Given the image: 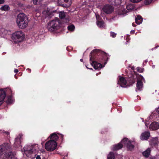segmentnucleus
Returning <instances> with one entry per match:
<instances>
[{
	"label": "nucleus",
	"mask_w": 159,
	"mask_h": 159,
	"mask_svg": "<svg viewBox=\"0 0 159 159\" xmlns=\"http://www.w3.org/2000/svg\"><path fill=\"white\" fill-rule=\"evenodd\" d=\"M12 151V148L8 143H4L0 146V159H12L14 157Z\"/></svg>",
	"instance_id": "obj_1"
},
{
	"label": "nucleus",
	"mask_w": 159,
	"mask_h": 159,
	"mask_svg": "<svg viewBox=\"0 0 159 159\" xmlns=\"http://www.w3.org/2000/svg\"><path fill=\"white\" fill-rule=\"evenodd\" d=\"M28 20L26 15L23 13L19 14L17 17L16 23L20 29H24L28 25Z\"/></svg>",
	"instance_id": "obj_2"
},
{
	"label": "nucleus",
	"mask_w": 159,
	"mask_h": 159,
	"mask_svg": "<svg viewBox=\"0 0 159 159\" xmlns=\"http://www.w3.org/2000/svg\"><path fill=\"white\" fill-rule=\"evenodd\" d=\"M24 38V33L21 31H18L13 34L12 39L15 43H18L23 41Z\"/></svg>",
	"instance_id": "obj_3"
},
{
	"label": "nucleus",
	"mask_w": 159,
	"mask_h": 159,
	"mask_svg": "<svg viewBox=\"0 0 159 159\" xmlns=\"http://www.w3.org/2000/svg\"><path fill=\"white\" fill-rule=\"evenodd\" d=\"M60 26V22L58 18L51 20L48 23V28L50 31H53L58 29Z\"/></svg>",
	"instance_id": "obj_4"
},
{
	"label": "nucleus",
	"mask_w": 159,
	"mask_h": 159,
	"mask_svg": "<svg viewBox=\"0 0 159 159\" xmlns=\"http://www.w3.org/2000/svg\"><path fill=\"white\" fill-rule=\"evenodd\" d=\"M98 51V50L95 49L91 52L90 55V63L93 68L96 70H99L102 68V65L100 63H97V62L93 61L92 54L93 53H96Z\"/></svg>",
	"instance_id": "obj_5"
},
{
	"label": "nucleus",
	"mask_w": 159,
	"mask_h": 159,
	"mask_svg": "<svg viewBox=\"0 0 159 159\" xmlns=\"http://www.w3.org/2000/svg\"><path fill=\"white\" fill-rule=\"evenodd\" d=\"M57 143L55 141L49 140L45 144V148L48 151L51 152L57 148Z\"/></svg>",
	"instance_id": "obj_6"
},
{
	"label": "nucleus",
	"mask_w": 159,
	"mask_h": 159,
	"mask_svg": "<svg viewBox=\"0 0 159 159\" xmlns=\"http://www.w3.org/2000/svg\"><path fill=\"white\" fill-rule=\"evenodd\" d=\"M135 80H118V83L122 87H126L132 85L135 82Z\"/></svg>",
	"instance_id": "obj_7"
},
{
	"label": "nucleus",
	"mask_w": 159,
	"mask_h": 159,
	"mask_svg": "<svg viewBox=\"0 0 159 159\" xmlns=\"http://www.w3.org/2000/svg\"><path fill=\"white\" fill-rule=\"evenodd\" d=\"M121 142L126 145L128 149L130 151H131L134 148V146L131 144V141L129 140L126 138H124L121 141Z\"/></svg>",
	"instance_id": "obj_8"
},
{
	"label": "nucleus",
	"mask_w": 159,
	"mask_h": 159,
	"mask_svg": "<svg viewBox=\"0 0 159 159\" xmlns=\"http://www.w3.org/2000/svg\"><path fill=\"white\" fill-rule=\"evenodd\" d=\"M103 11L107 14H110L114 11L113 7L109 5H106L102 9Z\"/></svg>",
	"instance_id": "obj_9"
},
{
	"label": "nucleus",
	"mask_w": 159,
	"mask_h": 159,
	"mask_svg": "<svg viewBox=\"0 0 159 159\" xmlns=\"http://www.w3.org/2000/svg\"><path fill=\"white\" fill-rule=\"evenodd\" d=\"M22 135L20 134L16 138L15 140L14 144V147L16 148H19L21 146V141L22 138Z\"/></svg>",
	"instance_id": "obj_10"
},
{
	"label": "nucleus",
	"mask_w": 159,
	"mask_h": 159,
	"mask_svg": "<svg viewBox=\"0 0 159 159\" xmlns=\"http://www.w3.org/2000/svg\"><path fill=\"white\" fill-rule=\"evenodd\" d=\"M159 129V123L156 121L152 122L149 126V129L151 130H156Z\"/></svg>",
	"instance_id": "obj_11"
},
{
	"label": "nucleus",
	"mask_w": 159,
	"mask_h": 159,
	"mask_svg": "<svg viewBox=\"0 0 159 159\" xmlns=\"http://www.w3.org/2000/svg\"><path fill=\"white\" fill-rule=\"evenodd\" d=\"M158 143V138L157 137L152 138L149 142L152 148L156 147L157 146Z\"/></svg>",
	"instance_id": "obj_12"
},
{
	"label": "nucleus",
	"mask_w": 159,
	"mask_h": 159,
	"mask_svg": "<svg viewBox=\"0 0 159 159\" xmlns=\"http://www.w3.org/2000/svg\"><path fill=\"white\" fill-rule=\"evenodd\" d=\"M137 81L136 87L135 89V91L136 92L139 91H141L143 87V83L142 80H137Z\"/></svg>",
	"instance_id": "obj_13"
},
{
	"label": "nucleus",
	"mask_w": 159,
	"mask_h": 159,
	"mask_svg": "<svg viewBox=\"0 0 159 159\" xmlns=\"http://www.w3.org/2000/svg\"><path fill=\"white\" fill-rule=\"evenodd\" d=\"M150 134L149 132L145 131L142 133L140 136V139L141 140H147L149 138Z\"/></svg>",
	"instance_id": "obj_14"
},
{
	"label": "nucleus",
	"mask_w": 159,
	"mask_h": 159,
	"mask_svg": "<svg viewBox=\"0 0 159 159\" xmlns=\"http://www.w3.org/2000/svg\"><path fill=\"white\" fill-rule=\"evenodd\" d=\"M127 11L123 8L118 9L116 11V14L122 16L125 15L127 13Z\"/></svg>",
	"instance_id": "obj_15"
},
{
	"label": "nucleus",
	"mask_w": 159,
	"mask_h": 159,
	"mask_svg": "<svg viewBox=\"0 0 159 159\" xmlns=\"http://www.w3.org/2000/svg\"><path fill=\"white\" fill-rule=\"evenodd\" d=\"M128 76L131 79H135L136 80H143L144 79L143 76L138 74H136L134 75L131 74L128 75Z\"/></svg>",
	"instance_id": "obj_16"
},
{
	"label": "nucleus",
	"mask_w": 159,
	"mask_h": 159,
	"mask_svg": "<svg viewBox=\"0 0 159 159\" xmlns=\"http://www.w3.org/2000/svg\"><path fill=\"white\" fill-rule=\"evenodd\" d=\"M121 142L118 144L114 145L113 146L112 150L113 151H116L121 149L123 147V145Z\"/></svg>",
	"instance_id": "obj_17"
},
{
	"label": "nucleus",
	"mask_w": 159,
	"mask_h": 159,
	"mask_svg": "<svg viewBox=\"0 0 159 159\" xmlns=\"http://www.w3.org/2000/svg\"><path fill=\"white\" fill-rule=\"evenodd\" d=\"M6 96L5 91L2 89H0V102H2Z\"/></svg>",
	"instance_id": "obj_18"
},
{
	"label": "nucleus",
	"mask_w": 159,
	"mask_h": 159,
	"mask_svg": "<svg viewBox=\"0 0 159 159\" xmlns=\"http://www.w3.org/2000/svg\"><path fill=\"white\" fill-rule=\"evenodd\" d=\"M49 138L51 139L50 140L55 141L56 142L58 139L59 137L55 133H53L50 135Z\"/></svg>",
	"instance_id": "obj_19"
},
{
	"label": "nucleus",
	"mask_w": 159,
	"mask_h": 159,
	"mask_svg": "<svg viewBox=\"0 0 159 159\" xmlns=\"http://www.w3.org/2000/svg\"><path fill=\"white\" fill-rule=\"evenodd\" d=\"M151 151V148H148L146 151L143 152L142 154L145 157L147 158L149 156Z\"/></svg>",
	"instance_id": "obj_20"
},
{
	"label": "nucleus",
	"mask_w": 159,
	"mask_h": 159,
	"mask_svg": "<svg viewBox=\"0 0 159 159\" xmlns=\"http://www.w3.org/2000/svg\"><path fill=\"white\" fill-rule=\"evenodd\" d=\"M59 3L65 2L66 3L67 6H70L72 3V0H58Z\"/></svg>",
	"instance_id": "obj_21"
},
{
	"label": "nucleus",
	"mask_w": 159,
	"mask_h": 159,
	"mask_svg": "<svg viewBox=\"0 0 159 159\" xmlns=\"http://www.w3.org/2000/svg\"><path fill=\"white\" fill-rule=\"evenodd\" d=\"M59 17L61 19H65L67 20V18L66 17L67 15L64 11H61L59 12Z\"/></svg>",
	"instance_id": "obj_22"
},
{
	"label": "nucleus",
	"mask_w": 159,
	"mask_h": 159,
	"mask_svg": "<svg viewBox=\"0 0 159 159\" xmlns=\"http://www.w3.org/2000/svg\"><path fill=\"white\" fill-rule=\"evenodd\" d=\"M108 2L111 4L114 5H117L121 3V0H108Z\"/></svg>",
	"instance_id": "obj_23"
},
{
	"label": "nucleus",
	"mask_w": 159,
	"mask_h": 159,
	"mask_svg": "<svg viewBox=\"0 0 159 159\" xmlns=\"http://www.w3.org/2000/svg\"><path fill=\"white\" fill-rule=\"evenodd\" d=\"M43 14L45 17H48L51 16L52 13L50 12L48 10H46L43 11Z\"/></svg>",
	"instance_id": "obj_24"
},
{
	"label": "nucleus",
	"mask_w": 159,
	"mask_h": 159,
	"mask_svg": "<svg viewBox=\"0 0 159 159\" xmlns=\"http://www.w3.org/2000/svg\"><path fill=\"white\" fill-rule=\"evenodd\" d=\"M152 116L156 118L159 117V107L152 112Z\"/></svg>",
	"instance_id": "obj_25"
},
{
	"label": "nucleus",
	"mask_w": 159,
	"mask_h": 159,
	"mask_svg": "<svg viewBox=\"0 0 159 159\" xmlns=\"http://www.w3.org/2000/svg\"><path fill=\"white\" fill-rule=\"evenodd\" d=\"M96 23L97 26L99 28H104L105 27L104 22L103 20L97 22Z\"/></svg>",
	"instance_id": "obj_26"
},
{
	"label": "nucleus",
	"mask_w": 159,
	"mask_h": 159,
	"mask_svg": "<svg viewBox=\"0 0 159 159\" xmlns=\"http://www.w3.org/2000/svg\"><path fill=\"white\" fill-rule=\"evenodd\" d=\"M135 22L138 25L140 24L142 22L143 20L140 16H138L135 18Z\"/></svg>",
	"instance_id": "obj_27"
},
{
	"label": "nucleus",
	"mask_w": 159,
	"mask_h": 159,
	"mask_svg": "<svg viewBox=\"0 0 159 159\" xmlns=\"http://www.w3.org/2000/svg\"><path fill=\"white\" fill-rule=\"evenodd\" d=\"M31 149H30L28 150L26 149L25 147L24 148V150L25 153H28L29 154H31L33 152H34V149H33V148L34 147L33 145L32 146H31Z\"/></svg>",
	"instance_id": "obj_28"
},
{
	"label": "nucleus",
	"mask_w": 159,
	"mask_h": 159,
	"mask_svg": "<svg viewBox=\"0 0 159 159\" xmlns=\"http://www.w3.org/2000/svg\"><path fill=\"white\" fill-rule=\"evenodd\" d=\"M10 9L9 6L7 5H4L0 7V10L2 11H8Z\"/></svg>",
	"instance_id": "obj_29"
},
{
	"label": "nucleus",
	"mask_w": 159,
	"mask_h": 159,
	"mask_svg": "<svg viewBox=\"0 0 159 159\" xmlns=\"http://www.w3.org/2000/svg\"><path fill=\"white\" fill-rule=\"evenodd\" d=\"M115 158L114 153L112 152H110L107 156V159H114Z\"/></svg>",
	"instance_id": "obj_30"
},
{
	"label": "nucleus",
	"mask_w": 159,
	"mask_h": 159,
	"mask_svg": "<svg viewBox=\"0 0 159 159\" xmlns=\"http://www.w3.org/2000/svg\"><path fill=\"white\" fill-rule=\"evenodd\" d=\"M126 9L128 10H131L134 9V6L132 4L128 5L126 6Z\"/></svg>",
	"instance_id": "obj_31"
},
{
	"label": "nucleus",
	"mask_w": 159,
	"mask_h": 159,
	"mask_svg": "<svg viewBox=\"0 0 159 159\" xmlns=\"http://www.w3.org/2000/svg\"><path fill=\"white\" fill-rule=\"evenodd\" d=\"M13 102V100L12 99L11 96H10L8 97L7 100L6 101V103L8 104L11 103Z\"/></svg>",
	"instance_id": "obj_32"
},
{
	"label": "nucleus",
	"mask_w": 159,
	"mask_h": 159,
	"mask_svg": "<svg viewBox=\"0 0 159 159\" xmlns=\"http://www.w3.org/2000/svg\"><path fill=\"white\" fill-rule=\"evenodd\" d=\"M97 20V22H98L102 20V18L100 17V16L98 14H95Z\"/></svg>",
	"instance_id": "obj_33"
},
{
	"label": "nucleus",
	"mask_w": 159,
	"mask_h": 159,
	"mask_svg": "<svg viewBox=\"0 0 159 159\" xmlns=\"http://www.w3.org/2000/svg\"><path fill=\"white\" fill-rule=\"evenodd\" d=\"M75 26L74 25H71L68 26V29L69 30L72 31L75 29Z\"/></svg>",
	"instance_id": "obj_34"
},
{
	"label": "nucleus",
	"mask_w": 159,
	"mask_h": 159,
	"mask_svg": "<svg viewBox=\"0 0 159 159\" xmlns=\"http://www.w3.org/2000/svg\"><path fill=\"white\" fill-rule=\"evenodd\" d=\"M152 0H145L144 3L146 5H149L152 2Z\"/></svg>",
	"instance_id": "obj_35"
},
{
	"label": "nucleus",
	"mask_w": 159,
	"mask_h": 159,
	"mask_svg": "<svg viewBox=\"0 0 159 159\" xmlns=\"http://www.w3.org/2000/svg\"><path fill=\"white\" fill-rule=\"evenodd\" d=\"M42 0H33V2L34 4L37 5Z\"/></svg>",
	"instance_id": "obj_36"
},
{
	"label": "nucleus",
	"mask_w": 159,
	"mask_h": 159,
	"mask_svg": "<svg viewBox=\"0 0 159 159\" xmlns=\"http://www.w3.org/2000/svg\"><path fill=\"white\" fill-rule=\"evenodd\" d=\"M137 71L140 73L142 72L143 71V69L140 67H138L137 68Z\"/></svg>",
	"instance_id": "obj_37"
},
{
	"label": "nucleus",
	"mask_w": 159,
	"mask_h": 159,
	"mask_svg": "<svg viewBox=\"0 0 159 159\" xmlns=\"http://www.w3.org/2000/svg\"><path fill=\"white\" fill-rule=\"evenodd\" d=\"M110 35L112 38H115L116 37V34L113 32H110Z\"/></svg>",
	"instance_id": "obj_38"
},
{
	"label": "nucleus",
	"mask_w": 159,
	"mask_h": 159,
	"mask_svg": "<svg viewBox=\"0 0 159 159\" xmlns=\"http://www.w3.org/2000/svg\"><path fill=\"white\" fill-rule=\"evenodd\" d=\"M115 17H114V18H112L111 19H109L108 20V21H109V22H112L113 20H114V18H115Z\"/></svg>",
	"instance_id": "obj_39"
},
{
	"label": "nucleus",
	"mask_w": 159,
	"mask_h": 159,
	"mask_svg": "<svg viewBox=\"0 0 159 159\" xmlns=\"http://www.w3.org/2000/svg\"><path fill=\"white\" fill-rule=\"evenodd\" d=\"M4 2V0H0V4H3Z\"/></svg>",
	"instance_id": "obj_40"
},
{
	"label": "nucleus",
	"mask_w": 159,
	"mask_h": 159,
	"mask_svg": "<svg viewBox=\"0 0 159 159\" xmlns=\"http://www.w3.org/2000/svg\"><path fill=\"white\" fill-rule=\"evenodd\" d=\"M119 80H124V78H123V77H121V76H119Z\"/></svg>",
	"instance_id": "obj_41"
},
{
	"label": "nucleus",
	"mask_w": 159,
	"mask_h": 159,
	"mask_svg": "<svg viewBox=\"0 0 159 159\" xmlns=\"http://www.w3.org/2000/svg\"><path fill=\"white\" fill-rule=\"evenodd\" d=\"M7 89L8 90H9V91H10V93H12V90H11V89L10 88H7Z\"/></svg>",
	"instance_id": "obj_42"
},
{
	"label": "nucleus",
	"mask_w": 159,
	"mask_h": 159,
	"mask_svg": "<svg viewBox=\"0 0 159 159\" xmlns=\"http://www.w3.org/2000/svg\"><path fill=\"white\" fill-rule=\"evenodd\" d=\"M36 159H41L39 156L38 155L36 157Z\"/></svg>",
	"instance_id": "obj_43"
},
{
	"label": "nucleus",
	"mask_w": 159,
	"mask_h": 159,
	"mask_svg": "<svg viewBox=\"0 0 159 159\" xmlns=\"http://www.w3.org/2000/svg\"><path fill=\"white\" fill-rule=\"evenodd\" d=\"M14 71L15 73H17L18 72V70L17 69H15Z\"/></svg>",
	"instance_id": "obj_44"
},
{
	"label": "nucleus",
	"mask_w": 159,
	"mask_h": 159,
	"mask_svg": "<svg viewBox=\"0 0 159 159\" xmlns=\"http://www.w3.org/2000/svg\"><path fill=\"white\" fill-rule=\"evenodd\" d=\"M60 136H61V138H62V139L63 138V135L62 134H60Z\"/></svg>",
	"instance_id": "obj_45"
},
{
	"label": "nucleus",
	"mask_w": 159,
	"mask_h": 159,
	"mask_svg": "<svg viewBox=\"0 0 159 159\" xmlns=\"http://www.w3.org/2000/svg\"><path fill=\"white\" fill-rule=\"evenodd\" d=\"M6 134L7 135L9 134V133L8 132H6Z\"/></svg>",
	"instance_id": "obj_46"
},
{
	"label": "nucleus",
	"mask_w": 159,
	"mask_h": 159,
	"mask_svg": "<svg viewBox=\"0 0 159 159\" xmlns=\"http://www.w3.org/2000/svg\"><path fill=\"white\" fill-rule=\"evenodd\" d=\"M132 25L134 27H135V25H134V23H132Z\"/></svg>",
	"instance_id": "obj_47"
},
{
	"label": "nucleus",
	"mask_w": 159,
	"mask_h": 159,
	"mask_svg": "<svg viewBox=\"0 0 159 159\" xmlns=\"http://www.w3.org/2000/svg\"><path fill=\"white\" fill-rule=\"evenodd\" d=\"M131 69L132 70H134V66L132 67L131 68Z\"/></svg>",
	"instance_id": "obj_48"
},
{
	"label": "nucleus",
	"mask_w": 159,
	"mask_h": 159,
	"mask_svg": "<svg viewBox=\"0 0 159 159\" xmlns=\"http://www.w3.org/2000/svg\"><path fill=\"white\" fill-rule=\"evenodd\" d=\"M80 61H81V62H83V59H80Z\"/></svg>",
	"instance_id": "obj_49"
},
{
	"label": "nucleus",
	"mask_w": 159,
	"mask_h": 159,
	"mask_svg": "<svg viewBox=\"0 0 159 159\" xmlns=\"http://www.w3.org/2000/svg\"><path fill=\"white\" fill-rule=\"evenodd\" d=\"M86 67H87V68L88 69H89V68H88V67H87V66H86Z\"/></svg>",
	"instance_id": "obj_50"
},
{
	"label": "nucleus",
	"mask_w": 159,
	"mask_h": 159,
	"mask_svg": "<svg viewBox=\"0 0 159 159\" xmlns=\"http://www.w3.org/2000/svg\"><path fill=\"white\" fill-rule=\"evenodd\" d=\"M90 69L93 70L92 68H89Z\"/></svg>",
	"instance_id": "obj_51"
},
{
	"label": "nucleus",
	"mask_w": 159,
	"mask_h": 159,
	"mask_svg": "<svg viewBox=\"0 0 159 159\" xmlns=\"http://www.w3.org/2000/svg\"><path fill=\"white\" fill-rule=\"evenodd\" d=\"M132 32L134 33V31H132Z\"/></svg>",
	"instance_id": "obj_52"
},
{
	"label": "nucleus",
	"mask_w": 159,
	"mask_h": 159,
	"mask_svg": "<svg viewBox=\"0 0 159 159\" xmlns=\"http://www.w3.org/2000/svg\"><path fill=\"white\" fill-rule=\"evenodd\" d=\"M132 32L134 33V31H132Z\"/></svg>",
	"instance_id": "obj_53"
},
{
	"label": "nucleus",
	"mask_w": 159,
	"mask_h": 159,
	"mask_svg": "<svg viewBox=\"0 0 159 159\" xmlns=\"http://www.w3.org/2000/svg\"><path fill=\"white\" fill-rule=\"evenodd\" d=\"M16 79H18V78H17V77H16Z\"/></svg>",
	"instance_id": "obj_54"
},
{
	"label": "nucleus",
	"mask_w": 159,
	"mask_h": 159,
	"mask_svg": "<svg viewBox=\"0 0 159 159\" xmlns=\"http://www.w3.org/2000/svg\"><path fill=\"white\" fill-rule=\"evenodd\" d=\"M90 1H91L92 0H90Z\"/></svg>",
	"instance_id": "obj_55"
}]
</instances>
